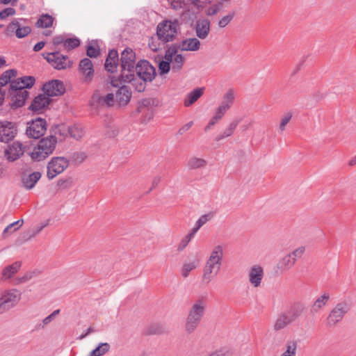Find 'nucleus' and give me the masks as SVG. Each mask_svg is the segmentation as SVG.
I'll return each mask as SVG.
<instances>
[{
    "mask_svg": "<svg viewBox=\"0 0 356 356\" xmlns=\"http://www.w3.org/2000/svg\"><path fill=\"white\" fill-rule=\"evenodd\" d=\"M223 248L218 245L211 252L203 268L202 282L208 284L216 276L222 266Z\"/></svg>",
    "mask_w": 356,
    "mask_h": 356,
    "instance_id": "nucleus-1",
    "label": "nucleus"
},
{
    "mask_svg": "<svg viewBox=\"0 0 356 356\" xmlns=\"http://www.w3.org/2000/svg\"><path fill=\"white\" fill-rule=\"evenodd\" d=\"M207 302L204 297L195 300L188 309L185 323V330L188 334L193 333L200 324L204 316Z\"/></svg>",
    "mask_w": 356,
    "mask_h": 356,
    "instance_id": "nucleus-2",
    "label": "nucleus"
},
{
    "mask_svg": "<svg viewBox=\"0 0 356 356\" xmlns=\"http://www.w3.org/2000/svg\"><path fill=\"white\" fill-rule=\"evenodd\" d=\"M56 144L57 138L54 136L51 135L43 138L30 153V156L34 161H42L54 152Z\"/></svg>",
    "mask_w": 356,
    "mask_h": 356,
    "instance_id": "nucleus-3",
    "label": "nucleus"
},
{
    "mask_svg": "<svg viewBox=\"0 0 356 356\" xmlns=\"http://www.w3.org/2000/svg\"><path fill=\"white\" fill-rule=\"evenodd\" d=\"M179 29L178 19H165L159 22L156 26V35L158 39L163 44L172 42Z\"/></svg>",
    "mask_w": 356,
    "mask_h": 356,
    "instance_id": "nucleus-4",
    "label": "nucleus"
},
{
    "mask_svg": "<svg viewBox=\"0 0 356 356\" xmlns=\"http://www.w3.org/2000/svg\"><path fill=\"white\" fill-rule=\"evenodd\" d=\"M350 308L351 305L349 301L343 300L339 302L330 311L327 318V325L332 327L341 322Z\"/></svg>",
    "mask_w": 356,
    "mask_h": 356,
    "instance_id": "nucleus-5",
    "label": "nucleus"
},
{
    "mask_svg": "<svg viewBox=\"0 0 356 356\" xmlns=\"http://www.w3.org/2000/svg\"><path fill=\"white\" fill-rule=\"evenodd\" d=\"M22 298V293L17 289L4 291L0 297V309L4 313L15 307Z\"/></svg>",
    "mask_w": 356,
    "mask_h": 356,
    "instance_id": "nucleus-6",
    "label": "nucleus"
},
{
    "mask_svg": "<svg viewBox=\"0 0 356 356\" xmlns=\"http://www.w3.org/2000/svg\"><path fill=\"white\" fill-rule=\"evenodd\" d=\"M42 56L57 70L70 68L72 64L67 56L63 55L59 51L44 53Z\"/></svg>",
    "mask_w": 356,
    "mask_h": 356,
    "instance_id": "nucleus-7",
    "label": "nucleus"
},
{
    "mask_svg": "<svg viewBox=\"0 0 356 356\" xmlns=\"http://www.w3.org/2000/svg\"><path fill=\"white\" fill-rule=\"evenodd\" d=\"M26 19L24 18L14 19L7 26L8 35L15 33L17 38H24L31 32V28L26 25Z\"/></svg>",
    "mask_w": 356,
    "mask_h": 356,
    "instance_id": "nucleus-8",
    "label": "nucleus"
},
{
    "mask_svg": "<svg viewBox=\"0 0 356 356\" xmlns=\"http://www.w3.org/2000/svg\"><path fill=\"white\" fill-rule=\"evenodd\" d=\"M69 161L63 156L51 158L47 165V176L49 179H53L62 173L69 166Z\"/></svg>",
    "mask_w": 356,
    "mask_h": 356,
    "instance_id": "nucleus-9",
    "label": "nucleus"
},
{
    "mask_svg": "<svg viewBox=\"0 0 356 356\" xmlns=\"http://www.w3.org/2000/svg\"><path fill=\"white\" fill-rule=\"evenodd\" d=\"M134 70L146 83L152 82L156 75L155 67L147 60L138 61Z\"/></svg>",
    "mask_w": 356,
    "mask_h": 356,
    "instance_id": "nucleus-10",
    "label": "nucleus"
},
{
    "mask_svg": "<svg viewBox=\"0 0 356 356\" xmlns=\"http://www.w3.org/2000/svg\"><path fill=\"white\" fill-rule=\"evenodd\" d=\"M47 130V122L44 119L38 118L28 122L26 134L31 138L38 139L42 136Z\"/></svg>",
    "mask_w": 356,
    "mask_h": 356,
    "instance_id": "nucleus-11",
    "label": "nucleus"
},
{
    "mask_svg": "<svg viewBox=\"0 0 356 356\" xmlns=\"http://www.w3.org/2000/svg\"><path fill=\"white\" fill-rule=\"evenodd\" d=\"M111 84L114 87H118V89L115 92V101L119 106L127 105L131 99V92L129 88L120 83V79H116L114 76L111 79Z\"/></svg>",
    "mask_w": 356,
    "mask_h": 356,
    "instance_id": "nucleus-12",
    "label": "nucleus"
},
{
    "mask_svg": "<svg viewBox=\"0 0 356 356\" xmlns=\"http://www.w3.org/2000/svg\"><path fill=\"white\" fill-rule=\"evenodd\" d=\"M17 134V127L15 122L0 121V142L8 143L12 141Z\"/></svg>",
    "mask_w": 356,
    "mask_h": 356,
    "instance_id": "nucleus-13",
    "label": "nucleus"
},
{
    "mask_svg": "<svg viewBox=\"0 0 356 356\" xmlns=\"http://www.w3.org/2000/svg\"><path fill=\"white\" fill-rule=\"evenodd\" d=\"M119 79L120 84L131 83L134 89L139 92H143L145 90L147 83L138 76L137 74H135L134 72L127 74L122 72Z\"/></svg>",
    "mask_w": 356,
    "mask_h": 356,
    "instance_id": "nucleus-14",
    "label": "nucleus"
},
{
    "mask_svg": "<svg viewBox=\"0 0 356 356\" xmlns=\"http://www.w3.org/2000/svg\"><path fill=\"white\" fill-rule=\"evenodd\" d=\"M121 67L123 72H134L136 68V54L131 48H126L121 54Z\"/></svg>",
    "mask_w": 356,
    "mask_h": 356,
    "instance_id": "nucleus-15",
    "label": "nucleus"
},
{
    "mask_svg": "<svg viewBox=\"0 0 356 356\" xmlns=\"http://www.w3.org/2000/svg\"><path fill=\"white\" fill-rule=\"evenodd\" d=\"M8 93L11 96L10 106L13 108L23 106L29 94L26 90L23 88H11L10 87Z\"/></svg>",
    "mask_w": 356,
    "mask_h": 356,
    "instance_id": "nucleus-16",
    "label": "nucleus"
},
{
    "mask_svg": "<svg viewBox=\"0 0 356 356\" xmlns=\"http://www.w3.org/2000/svg\"><path fill=\"white\" fill-rule=\"evenodd\" d=\"M42 90L49 97L60 96L65 93V87L63 81L54 79L44 84Z\"/></svg>",
    "mask_w": 356,
    "mask_h": 356,
    "instance_id": "nucleus-17",
    "label": "nucleus"
},
{
    "mask_svg": "<svg viewBox=\"0 0 356 356\" xmlns=\"http://www.w3.org/2000/svg\"><path fill=\"white\" fill-rule=\"evenodd\" d=\"M79 72L85 83H90L94 77L93 64L88 58L81 59L79 64Z\"/></svg>",
    "mask_w": 356,
    "mask_h": 356,
    "instance_id": "nucleus-18",
    "label": "nucleus"
},
{
    "mask_svg": "<svg viewBox=\"0 0 356 356\" xmlns=\"http://www.w3.org/2000/svg\"><path fill=\"white\" fill-rule=\"evenodd\" d=\"M159 101L155 98L143 99L138 103L137 112L146 114L148 116V120L153 116V109L157 106Z\"/></svg>",
    "mask_w": 356,
    "mask_h": 356,
    "instance_id": "nucleus-19",
    "label": "nucleus"
},
{
    "mask_svg": "<svg viewBox=\"0 0 356 356\" xmlns=\"http://www.w3.org/2000/svg\"><path fill=\"white\" fill-rule=\"evenodd\" d=\"M177 52L176 45H171L169 47L165 53L164 60H162L159 64V70L161 74H167L171 70V56Z\"/></svg>",
    "mask_w": 356,
    "mask_h": 356,
    "instance_id": "nucleus-20",
    "label": "nucleus"
},
{
    "mask_svg": "<svg viewBox=\"0 0 356 356\" xmlns=\"http://www.w3.org/2000/svg\"><path fill=\"white\" fill-rule=\"evenodd\" d=\"M264 277V269L259 265L252 266L248 271V279L250 283L254 287H259L261 285Z\"/></svg>",
    "mask_w": 356,
    "mask_h": 356,
    "instance_id": "nucleus-21",
    "label": "nucleus"
},
{
    "mask_svg": "<svg viewBox=\"0 0 356 356\" xmlns=\"http://www.w3.org/2000/svg\"><path fill=\"white\" fill-rule=\"evenodd\" d=\"M23 154V145L19 141L14 142L12 145L5 151V156L9 161L17 160Z\"/></svg>",
    "mask_w": 356,
    "mask_h": 356,
    "instance_id": "nucleus-22",
    "label": "nucleus"
},
{
    "mask_svg": "<svg viewBox=\"0 0 356 356\" xmlns=\"http://www.w3.org/2000/svg\"><path fill=\"white\" fill-rule=\"evenodd\" d=\"M50 102L51 99L45 93L39 94L32 101L29 109L34 112H38L47 107Z\"/></svg>",
    "mask_w": 356,
    "mask_h": 356,
    "instance_id": "nucleus-23",
    "label": "nucleus"
},
{
    "mask_svg": "<svg viewBox=\"0 0 356 356\" xmlns=\"http://www.w3.org/2000/svg\"><path fill=\"white\" fill-rule=\"evenodd\" d=\"M177 48V51L180 50L195 51L200 49V42L195 38H187L181 41L178 44H175Z\"/></svg>",
    "mask_w": 356,
    "mask_h": 356,
    "instance_id": "nucleus-24",
    "label": "nucleus"
},
{
    "mask_svg": "<svg viewBox=\"0 0 356 356\" xmlns=\"http://www.w3.org/2000/svg\"><path fill=\"white\" fill-rule=\"evenodd\" d=\"M210 21L207 19H200L196 22V35L200 39H205L210 32Z\"/></svg>",
    "mask_w": 356,
    "mask_h": 356,
    "instance_id": "nucleus-25",
    "label": "nucleus"
},
{
    "mask_svg": "<svg viewBox=\"0 0 356 356\" xmlns=\"http://www.w3.org/2000/svg\"><path fill=\"white\" fill-rule=\"evenodd\" d=\"M35 79L32 76H24L13 81L10 84L11 88H31L35 83Z\"/></svg>",
    "mask_w": 356,
    "mask_h": 356,
    "instance_id": "nucleus-26",
    "label": "nucleus"
},
{
    "mask_svg": "<svg viewBox=\"0 0 356 356\" xmlns=\"http://www.w3.org/2000/svg\"><path fill=\"white\" fill-rule=\"evenodd\" d=\"M118 61L119 56L118 51L115 49L110 50L105 61V69L111 73L115 72L118 65Z\"/></svg>",
    "mask_w": 356,
    "mask_h": 356,
    "instance_id": "nucleus-27",
    "label": "nucleus"
},
{
    "mask_svg": "<svg viewBox=\"0 0 356 356\" xmlns=\"http://www.w3.org/2000/svg\"><path fill=\"white\" fill-rule=\"evenodd\" d=\"M42 177L40 172H33L28 175H23L22 178L23 186L27 189H32Z\"/></svg>",
    "mask_w": 356,
    "mask_h": 356,
    "instance_id": "nucleus-28",
    "label": "nucleus"
},
{
    "mask_svg": "<svg viewBox=\"0 0 356 356\" xmlns=\"http://www.w3.org/2000/svg\"><path fill=\"white\" fill-rule=\"evenodd\" d=\"M330 298V295L328 292H324L321 296H318L314 302L311 312L317 313L321 309L325 307Z\"/></svg>",
    "mask_w": 356,
    "mask_h": 356,
    "instance_id": "nucleus-29",
    "label": "nucleus"
},
{
    "mask_svg": "<svg viewBox=\"0 0 356 356\" xmlns=\"http://www.w3.org/2000/svg\"><path fill=\"white\" fill-rule=\"evenodd\" d=\"M204 88H197L190 92L184 99V106L188 107L195 103L204 93Z\"/></svg>",
    "mask_w": 356,
    "mask_h": 356,
    "instance_id": "nucleus-30",
    "label": "nucleus"
},
{
    "mask_svg": "<svg viewBox=\"0 0 356 356\" xmlns=\"http://www.w3.org/2000/svg\"><path fill=\"white\" fill-rule=\"evenodd\" d=\"M240 122L239 120H233L227 127V128L220 134H219L216 138V141H220L221 140H223L225 138L229 137L232 136L235 131V129H236L237 126L238 125Z\"/></svg>",
    "mask_w": 356,
    "mask_h": 356,
    "instance_id": "nucleus-31",
    "label": "nucleus"
},
{
    "mask_svg": "<svg viewBox=\"0 0 356 356\" xmlns=\"http://www.w3.org/2000/svg\"><path fill=\"white\" fill-rule=\"evenodd\" d=\"M22 266L20 261H15L10 265L6 266L2 270V278L7 280L12 277L15 273L18 272Z\"/></svg>",
    "mask_w": 356,
    "mask_h": 356,
    "instance_id": "nucleus-32",
    "label": "nucleus"
},
{
    "mask_svg": "<svg viewBox=\"0 0 356 356\" xmlns=\"http://www.w3.org/2000/svg\"><path fill=\"white\" fill-rule=\"evenodd\" d=\"M304 307L300 304L293 305L288 311L284 312L289 320L293 323L302 313Z\"/></svg>",
    "mask_w": 356,
    "mask_h": 356,
    "instance_id": "nucleus-33",
    "label": "nucleus"
},
{
    "mask_svg": "<svg viewBox=\"0 0 356 356\" xmlns=\"http://www.w3.org/2000/svg\"><path fill=\"white\" fill-rule=\"evenodd\" d=\"M184 62V58L181 54L175 53V55H172L171 56V70L173 72H179L183 66Z\"/></svg>",
    "mask_w": 356,
    "mask_h": 356,
    "instance_id": "nucleus-34",
    "label": "nucleus"
},
{
    "mask_svg": "<svg viewBox=\"0 0 356 356\" xmlns=\"http://www.w3.org/2000/svg\"><path fill=\"white\" fill-rule=\"evenodd\" d=\"M54 17L49 14H42L38 19L35 25L38 28H49L53 25Z\"/></svg>",
    "mask_w": 356,
    "mask_h": 356,
    "instance_id": "nucleus-35",
    "label": "nucleus"
},
{
    "mask_svg": "<svg viewBox=\"0 0 356 356\" xmlns=\"http://www.w3.org/2000/svg\"><path fill=\"white\" fill-rule=\"evenodd\" d=\"M17 75V71L15 69H10L5 71L0 76V88L5 86L8 83H11V78L15 77Z\"/></svg>",
    "mask_w": 356,
    "mask_h": 356,
    "instance_id": "nucleus-36",
    "label": "nucleus"
},
{
    "mask_svg": "<svg viewBox=\"0 0 356 356\" xmlns=\"http://www.w3.org/2000/svg\"><path fill=\"white\" fill-rule=\"evenodd\" d=\"M291 323H292V322L284 313H282L277 318L274 323V330L276 331L281 330Z\"/></svg>",
    "mask_w": 356,
    "mask_h": 356,
    "instance_id": "nucleus-37",
    "label": "nucleus"
},
{
    "mask_svg": "<svg viewBox=\"0 0 356 356\" xmlns=\"http://www.w3.org/2000/svg\"><path fill=\"white\" fill-rule=\"evenodd\" d=\"M68 133L71 138L76 140L81 139L85 134L83 127L79 124L70 126L68 127Z\"/></svg>",
    "mask_w": 356,
    "mask_h": 356,
    "instance_id": "nucleus-38",
    "label": "nucleus"
},
{
    "mask_svg": "<svg viewBox=\"0 0 356 356\" xmlns=\"http://www.w3.org/2000/svg\"><path fill=\"white\" fill-rule=\"evenodd\" d=\"M297 350V342L295 341H287L285 344V350L280 356H296Z\"/></svg>",
    "mask_w": 356,
    "mask_h": 356,
    "instance_id": "nucleus-39",
    "label": "nucleus"
},
{
    "mask_svg": "<svg viewBox=\"0 0 356 356\" xmlns=\"http://www.w3.org/2000/svg\"><path fill=\"white\" fill-rule=\"evenodd\" d=\"M296 262V258H292V254H286L284 256L279 263V268L281 269H289Z\"/></svg>",
    "mask_w": 356,
    "mask_h": 356,
    "instance_id": "nucleus-40",
    "label": "nucleus"
},
{
    "mask_svg": "<svg viewBox=\"0 0 356 356\" xmlns=\"http://www.w3.org/2000/svg\"><path fill=\"white\" fill-rule=\"evenodd\" d=\"M206 164L207 162L205 160L200 158L192 157L188 160L187 165L190 169L195 170L203 168Z\"/></svg>",
    "mask_w": 356,
    "mask_h": 356,
    "instance_id": "nucleus-41",
    "label": "nucleus"
},
{
    "mask_svg": "<svg viewBox=\"0 0 356 356\" xmlns=\"http://www.w3.org/2000/svg\"><path fill=\"white\" fill-rule=\"evenodd\" d=\"M110 348L108 343H101L96 348L92 350L89 356H102L106 354Z\"/></svg>",
    "mask_w": 356,
    "mask_h": 356,
    "instance_id": "nucleus-42",
    "label": "nucleus"
},
{
    "mask_svg": "<svg viewBox=\"0 0 356 356\" xmlns=\"http://www.w3.org/2000/svg\"><path fill=\"white\" fill-rule=\"evenodd\" d=\"M197 261L184 263L181 269V275L184 278L187 277L189 275L190 273L197 268Z\"/></svg>",
    "mask_w": 356,
    "mask_h": 356,
    "instance_id": "nucleus-43",
    "label": "nucleus"
},
{
    "mask_svg": "<svg viewBox=\"0 0 356 356\" xmlns=\"http://www.w3.org/2000/svg\"><path fill=\"white\" fill-rule=\"evenodd\" d=\"M100 54L97 44H91L87 47L86 54L90 58H97Z\"/></svg>",
    "mask_w": 356,
    "mask_h": 356,
    "instance_id": "nucleus-44",
    "label": "nucleus"
},
{
    "mask_svg": "<svg viewBox=\"0 0 356 356\" xmlns=\"http://www.w3.org/2000/svg\"><path fill=\"white\" fill-rule=\"evenodd\" d=\"M23 220H19L13 223H10L4 229L3 234L5 235L7 233H11L17 231L23 225Z\"/></svg>",
    "mask_w": 356,
    "mask_h": 356,
    "instance_id": "nucleus-45",
    "label": "nucleus"
},
{
    "mask_svg": "<svg viewBox=\"0 0 356 356\" xmlns=\"http://www.w3.org/2000/svg\"><path fill=\"white\" fill-rule=\"evenodd\" d=\"M80 44V40L77 38H66L65 41V48L67 50L73 49Z\"/></svg>",
    "mask_w": 356,
    "mask_h": 356,
    "instance_id": "nucleus-46",
    "label": "nucleus"
},
{
    "mask_svg": "<svg viewBox=\"0 0 356 356\" xmlns=\"http://www.w3.org/2000/svg\"><path fill=\"white\" fill-rule=\"evenodd\" d=\"M235 93L233 89H229L222 97V102L232 106L234 102Z\"/></svg>",
    "mask_w": 356,
    "mask_h": 356,
    "instance_id": "nucleus-47",
    "label": "nucleus"
},
{
    "mask_svg": "<svg viewBox=\"0 0 356 356\" xmlns=\"http://www.w3.org/2000/svg\"><path fill=\"white\" fill-rule=\"evenodd\" d=\"M35 276L33 272H26L23 276L18 277L15 280V284H20L29 281Z\"/></svg>",
    "mask_w": 356,
    "mask_h": 356,
    "instance_id": "nucleus-48",
    "label": "nucleus"
},
{
    "mask_svg": "<svg viewBox=\"0 0 356 356\" xmlns=\"http://www.w3.org/2000/svg\"><path fill=\"white\" fill-rule=\"evenodd\" d=\"M222 7H223V5L221 2L214 3L207 9V15H215L222 10Z\"/></svg>",
    "mask_w": 356,
    "mask_h": 356,
    "instance_id": "nucleus-49",
    "label": "nucleus"
},
{
    "mask_svg": "<svg viewBox=\"0 0 356 356\" xmlns=\"http://www.w3.org/2000/svg\"><path fill=\"white\" fill-rule=\"evenodd\" d=\"M234 13H229L226 16H224L222 17L219 21H218V25L220 28H224L226 26H227L230 22L232 20V19L234 18Z\"/></svg>",
    "mask_w": 356,
    "mask_h": 356,
    "instance_id": "nucleus-50",
    "label": "nucleus"
},
{
    "mask_svg": "<svg viewBox=\"0 0 356 356\" xmlns=\"http://www.w3.org/2000/svg\"><path fill=\"white\" fill-rule=\"evenodd\" d=\"M115 101V94L108 93L102 99V102L107 106H112Z\"/></svg>",
    "mask_w": 356,
    "mask_h": 356,
    "instance_id": "nucleus-51",
    "label": "nucleus"
},
{
    "mask_svg": "<svg viewBox=\"0 0 356 356\" xmlns=\"http://www.w3.org/2000/svg\"><path fill=\"white\" fill-rule=\"evenodd\" d=\"M292 118V114L291 113H287L284 114V115L282 118L281 122L280 124V131H284L285 129L286 125L289 122Z\"/></svg>",
    "mask_w": 356,
    "mask_h": 356,
    "instance_id": "nucleus-52",
    "label": "nucleus"
},
{
    "mask_svg": "<svg viewBox=\"0 0 356 356\" xmlns=\"http://www.w3.org/2000/svg\"><path fill=\"white\" fill-rule=\"evenodd\" d=\"M171 8L175 10H179L184 6V0H168Z\"/></svg>",
    "mask_w": 356,
    "mask_h": 356,
    "instance_id": "nucleus-53",
    "label": "nucleus"
},
{
    "mask_svg": "<svg viewBox=\"0 0 356 356\" xmlns=\"http://www.w3.org/2000/svg\"><path fill=\"white\" fill-rule=\"evenodd\" d=\"M15 13V10L13 8H6L0 12V19H5L9 16L14 15Z\"/></svg>",
    "mask_w": 356,
    "mask_h": 356,
    "instance_id": "nucleus-54",
    "label": "nucleus"
},
{
    "mask_svg": "<svg viewBox=\"0 0 356 356\" xmlns=\"http://www.w3.org/2000/svg\"><path fill=\"white\" fill-rule=\"evenodd\" d=\"M211 215L210 213L202 215L198 218L195 224L201 227L204 224H206L211 219Z\"/></svg>",
    "mask_w": 356,
    "mask_h": 356,
    "instance_id": "nucleus-55",
    "label": "nucleus"
},
{
    "mask_svg": "<svg viewBox=\"0 0 356 356\" xmlns=\"http://www.w3.org/2000/svg\"><path fill=\"white\" fill-rule=\"evenodd\" d=\"M227 111H226L222 106H218V108L216 109L215 114L213 115L215 120H221Z\"/></svg>",
    "mask_w": 356,
    "mask_h": 356,
    "instance_id": "nucleus-56",
    "label": "nucleus"
},
{
    "mask_svg": "<svg viewBox=\"0 0 356 356\" xmlns=\"http://www.w3.org/2000/svg\"><path fill=\"white\" fill-rule=\"evenodd\" d=\"M192 238L188 235L185 236L177 246L178 251H182L188 244Z\"/></svg>",
    "mask_w": 356,
    "mask_h": 356,
    "instance_id": "nucleus-57",
    "label": "nucleus"
},
{
    "mask_svg": "<svg viewBox=\"0 0 356 356\" xmlns=\"http://www.w3.org/2000/svg\"><path fill=\"white\" fill-rule=\"evenodd\" d=\"M305 247L300 246V247L298 248L297 249H296L295 250H293L289 254H292V258H296V260L297 259L300 258L302 256V254L305 252Z\"/></svg>",
    "mask_w": 356,
    "mask_h": 356,
    "instance_id": "nucleus-58",
    "label": "nucleus"
},
{
    "mask_svg": "<svg viewBox=\"0 0 356 356\" xmlns=\"http://www.w3.org/2000/svg\"><path fill=\"white\" fill-rule=\"evenodd\" d=\"M49 225V220L47 222L41 223L38 227H35L33 233L31 236V237H35L36 235H38L44 227H46Z\"/></svg>",
    "mask_w": 356,
    "mask_h": 356,
    "instance_id": "nucleus-59",
    "label": "nucleus"
},
{
    "mask_svg": "<svg viewBox=\"0 0 356 356\" xmlns=\"http://www.w3.org/2000/svg\"><path fill=\"white\" fill-rule=\"evenodd\" d=\"M65 40L66 38H65V36L62 35H56L53 39V44L54 45H58L60 44H63V45H65Z\"/></svg>",
    "mask_w": 356,
    "mask_h": 356,
    "instance_id": "nucleus-60",
    "label": "nucleus"
},
{
    "mask_svg": "<svg viewBox=\"0 0 356 356\" xmlns=\"http://www.w3.org/2000/svg\"><path fill=\"white\" fill-rule=\"evenodd\" d=\"M231 354L227 350H219L211 353L209 356H230Z\"/></svg>",
    "mask_w": 356,
    "mask_h": 356,
    "instance_id": "nucleus-61",
    "label": "nucleus"
},
{
    "mask_svg": "<svg viewBox=\"0 0 356 356\" xmlns=\"http://www.w3.org/2000/svg\"><path fill=\"white\" fill-rule=\"evenodd\" d=\"M193 122L192 121L186 123L184 126H182L178 131V134L182 135L184 133L187 131L193 125Z\"/></svg>",
    "mask_w": 356,
    "mask_h": 356,
    "instance_id": "nucleus-62",
    "label": "nucleus"
},
{
    "mask_svg": "<svg viewBox=\"0 0 356 356\" xmlns=\"http://www.w3.org/2000/svg\"><path fill=\"white\" fill-rule=\"evenodd\" d=\"M192 5L195 7H202L207 0H189Z\"/></svg>",
    "mask_w": 356,
    "mask_h": 356,
    "instance_id": "nucleus-63",
    "label": "nucleus"
},
{
    "mask_svg": "<svg viewBox=\"0 0 356 356\" xmlns=\"http://www.w3.org/2000/svg\"><path fill=\"white\" fill-rule=\"evenodd\" d=\"M54 318L49 314L46 318H44L42 321V325H40L39 327L40 328H44L45 325L49 324Z\"/></svg>",
    "mask_w": 356,
    "mask_h": 356,
    "instance_id": "nucleus-64",
    "label": "nucleus"
}]
</instances>
